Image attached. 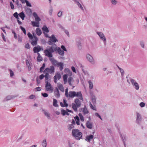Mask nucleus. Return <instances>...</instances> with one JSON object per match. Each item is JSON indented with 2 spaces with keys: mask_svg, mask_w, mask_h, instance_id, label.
<instances>
[{
  "mask_svg": "<svg viewBox=\"0 0 147 147\" xmlns=\"http://www.w3.org/2000/svg\"><path fill=\"white\" fill-rule=\"evenodd\" d=\"M42 88L41 87H38L36 88H35V90H35V91H38L41 90Z\"/></svg>",
  "mask_w": 147,
  "mask_h": 147,
  "instance_id": "58",
  "label": "nucleus"
},
{
  "mask_svg": "<svg viewBox=\"0 0 147 147\" xmlns=\"http://www.w3.org/2000/svg\"><path fill=\"white\" fill-rule=\"evenodd\" d=\"M49 38H50V40L53 42L55 43L58 41L57 39L53 34L50 37H49Z\"/></svg>",
  "mask_w": 147,
  "mask_h": 147,
  "instance_id": "18",
  "label": "nucleus"
},
{
  "mask_svg": "<svg viewBox=\"0 0 147 147\" xmlns=\"http://www.w3.org/2000/svg\"><path fill=\"white\" fill-rule=\"evenodd\" d=\"M90 95L92 102L93 104H96V96L93 93H90Z\"/></svg>",
  "mask_w": 147,
  "mask_h": 147,
  "instance_id": "16",
  "label": "nucleus"
},
{
  "mask_svg": "<svg viewBox=\"0 0 147 147\" xmlns=\"http://www.w3.org/2000/svg\"><path fill=\"white\" fill-rule=\"evenodd\" d=\"M37 54L38 57L37 59L38 61L39 62H40L42 61L43 60V59H42V58L41 57V56L40 55V54L39 53H38Z\"/></svg>",
  "mask_w": 147,
  "mask_h": 147,
  "instance_id": "35",
  "label": "nucleus"
},
{
  "mask_svg": "<svg viewBox=\"0 0 147 147\" xmlns=\"http://www.w3.org/2000/svg\"><path fill=\"white\" fill-rule=\"evenodd\" d=\"M41 94L44 97H45V98L48 97V94L47 93H42Z\"/></svg>",
  "mask_w": 147,
  "mask_h": 147,
  "instance_id": "56",
  "label": "nucleus"
},
{
  "mask_svg": "<svg viewBox=\"0 0 147 147\" xmlns=\"http://www.w3.org/2000/svg\"><path fill=\"white\" fill-rule=\"evenodd\" d=\"M74 145L73 143H71L70 141H68V145L69 147H73Z\"/></svg>",
  "mask_w": 147,
  "mask_h": 147,
  "instance_id": "60",
  "label": "nucleus"
},
{
  "mask_svg": "<svg viewBox=\"0 0 147 147\" xmlns=\"http://www.w3.org/2000/svg\"><path fill=\"white\" fill-rule=\"evenodd\" d=\"M95 115L96 116V117H97L99 118L100 119H101L102 120V118L101 117V116L98 113H96L95 114Z\"/></svg>",
  "mask_w": 147,
  "mask_h": 147,
  "instance_id": "53",
  "label": "nucleus"
},
{
  "mask_svg": "<svg viewBox=\"0 0 147 147\" xmlns=\"http://www.w3.org/2000/svg\"><path fill=\"white\" fill-rule=\"evenodd\" d=\"M14 76V74L13 72L10 69V76L13 78H14L13 76Z\"/></svg>",
  "mask_w": 147,
  "mask_h": 147,
  "instance_id": "41",
  "label": "nucleus"
},
{
  "mask_svg": "<svg viewBox=\"0 0 147 147\" xmlns=\"http://www.w3.org/2000/svg\"><path fill=\"white\" fill-rule=\"evenodd\" d=\"M139 105L141 107H143L145 106V104L144 102H142L140 103Z\"/></svg>",
  "mask_w": 147,
  "mask_h": 147,
  "instance_id": "59",
  "label": "nucleus"
},
{
  "mask_svg": "<svg viewBox=\"0 0 147 147\" xmlns=\"http://www.w3.org/2000/svg\"><path fill=\"white\" fill-rule=\"evenodd\" d=\"M55 96L57 98L60 97V94L58 88L56 87L54 91Z\"/></svg>",
  "mask_w": 147,
  "mask_h": 147,
  "instance_id": "14",
  "label": "nucleus"
},
{
  "mask_svg": "<svg viewBox=\"0 0 147 147\" xmlns=\"http://www.w3.org/2000/svg\"><path fill=\"white\" fill-rule=\"evenodd\" d=\"M90 108L94 110H95V108L93 106L91 102H90Z\"/></svg>",
  "mask_w": 147,
  "mask_h": 147,
  "instance_id": "63",
  "label": "nucleus"
},
{
  "mask_svg": "<svg viewBox=\"0 0 147 147\" xmlns=\"http://www.w3.org/2000/svg\"><path fill=\"white\" fill-rule=\"evenodd\" d=\"M86 57L87 60L92 64H95V61L93 57L90 54H87L86 55Z\"/></svg>",
  "mask_w": 147,
  "mask_h": 147,
  "instance_id": "5",
  "label": "nucleus"
},
{
  "mask_svg": "<svg viewBox=\"0 0 147 147\" xmlns=\"http://www.w3.org/2000/svg\"><path fill=\"white\" fill-rule=\"evenodd\" d=\"M54 72L55 68L54 66L53 65L51 66L49 68L48 67L46 68L43 71V72L44 73L47 72L50 74L53 73Z\"/></svg>",
  "mask_w": 147,
  "mask_h": 147,
  "instance_id": "6",
  "label": "nucleus"
},
{
  "mask_svg": "<svg viewBox=\"0 0 147 147\" xmlns=\"http://www.w3.org/2000/svg\"><path fill=\"white\" fill-rule=\"evenodd\" d=\"M47 43L48 44L50 45H55V44L53 42L51 41L50 40H48V41Z\"/></svg>",
  "mask_w": 147,
  "mask_h": 147,
  "instance_id": "51",
  "label": "nucleus"
},
{
  "mask_svg": "<svg viewBox=\"0 0 147 147\" xmlns=\"http://www.w3.org/2000/svg\"><path fill=\"white\" fill-rule=\"evenodd\" d=\"M63 104L62 102H61L60 103V105L62 107H67L68 106V104L67 103V101L65 100H63Z\"/></svg>",
  "mask_w": 147,
  "mask_h": 147,
  "instance_id": "23",
  "label": "nucleus"
},
{
  "mask_svg": "<svg viewBox=\"0 0 147 147\" xmlns=\"http://www.w3.org/2000/svg\"><path fill=\"white\" fill-rule=\"evenodd\" d=\"M130 81L136 89V90H138L139 88V86L138 84L136 82V81L132 78H130Z\"/></svg>",
  "mask_w": 147,
  "mask_h": 147,
  "instance_id": "8",
  "label": "nucleus"
},
{
  "mask_svg": "<svg viewBox=\"0 0 147 147\" xmlns=\"http://www.w3.org/2000/svg\"><path fill=\"white\" fill-rule=\"evenodd\" d=\"M26 65L28 67V69L29 71H30L31 69V65H32V63H30L29 61L28 60H26Z\"/></svg>",
  "mask_w": 147,
  "mask_h": 147,
  "instance_id": "24",
  "label": "nucleus"
},
{
  "mask_svg": "<svg viewBox=\"0 0 147 147\" xmlns=\"http://www.w3.org/2000/svg\"><path fill=\"white\" fill-rule=\"evenodd\" d=\"M42 111L43 112L44 114L47 117L48 119H50V115L48 113L46 112L45 110L42 109Z\"/></svg>",
  "mask_w": 147,
  "mask_h": 147,
  "instance_id": "30",
  "label": "nucleus"
},
{
  "mask_svg": "<svg viewBox=\"0 0 147 147\" xmlns=\"http://www.w3.org/2000/svg\"><path fill=\"white\" fill-rule=\"evenodd\" d=\"M49 60L54 66L57 67L59 62L55 59L54 58L50 57Z\"/></svg>",
  "mask_w": 147,
  "mask_h": 147,
  "instance_id": "9",
  "label": "nucleus"
},
{
  "mask_svg": "<svg viewBox=\"0 0 147 147\" xmlns=\"http://www.w3.org/2000/svg\"><path fill=\"white\" fill-rule=\"evenodd\" d=\"M88 83L89 84V88L90 89H92L93 88V84L92 83L90 80L88 81Z\"/></svg>",
  "mask_w": 147,
  "mask_h": 147,
  "instance_id": "40",
  "label": "nucleus"
},
{
  "mask_svg": "<svg viewBox=\"0 0 147 147\" xmlns=\"http://www.w3.org/2000/svg\"><path fill=\"white\" fill-rule=\"evenodd\" d=\"M141 121V115L138 113H137V118L136 122L137 123H140Z\"/></svg>",
  "mask_w": 147,
  "mask_h": 147,
  "instance_id": "15",
  "label": "nucleus"
},
{
  "mask_svg": "<svg viewBox=\"0 0 147 147\" xmlns=\"http://www.w3.org/2000/svg\"><path fill=\"white\" fill-rule=\"evenodd\" d=\"M82 10L84 11V9L82 5L79 2L80 1V0H72Z\"/></svg>",
  "mask_w": 147,
  "mask_h": 147,
  "instance_id": "12",
  "label": "nucleus"
},
{
  "mask_svg": "<svg viewBox=\"0 0 147 147\" xmlns=\"http://www.w3.org/2000/svg\"><path fill=\"white\" fill-rule=\"evenodd\" d=\"M18 41L19 42H22V37L19 36L18 38Z\"/></svg>",
  "mask_w": 147,
  "mask_h": 147,
  "instance_id": "64",
  "label": "nucleus"
},
{
  "mask_svg": "<svg viewBox=\"0 0 147 147\" xmlns=\"http://www.w3.org/2000/svg\"><path fill=\"white\" fill-rule=\"evenodd\" d=\"M20 29L22 30V31H23V32L24 33V34L25 35H26V29H25V28L21 26H20Z\"/></svg>",
  "mask_w": 147,
  "mask_h": 147,
  "instance_id": "46",
  "label": "nucleus"
},
{
  "mask_svg": "<svg viewBox=\"0 0 147 147\" xmlns=\"http://www.w3.org/2000/svg\"><path fill=\"white\" fill-rule=\"evenodd\" d=\"M78 98L75 99L74 100V103H72L71 104L72 108L75 112H77L78 108L81 106V101Z\"/></svg>",
  "mask_w": 147,
  "mask_h": 147,
  "instance_id": "3",
  "label": "nucleus"
},
{
  "mask_svg": "<svg viewBox=\"0 0 147 147\" xmlns=\"http://www.w3.org/2000/svg\"><path fill=\"white\" fill-rule=\"evenodd\" d=\"M18 16L21 18L22 20H24L25 17V15L23 11L18 14Z\"/></svg>",
  "mask_w": 147,
  "mask_h": 147,
  "instance_id": "32",
  "label": "nucleus"
},
{
  "mask_svg": "<svg viewBox=\"0 0 147 147\" xmlns=\"http://www.w3.org/2000/svg\"><path fill=\"white\" fill-rule=\"evenodd\" d=\"M58 87L59 90L62 92H63L64 91L63 87L61 84H59L58 86Z\"/></svg>",
  "mask_w": 147,
  "mask_h": 147,
  "instance_id": "37",
  "label": "nucleus"
},
{
  "mask_svg": "<svg viewBox=\"0 0 147 147\" xmlns=\"http://www.w3.org/2000/svg\"><path fill=\"white\" fill-rule=\"evenodd\" d=\"M27 35L29 37V38L30 39H32L33 37L32 35L30 32H29L27 34Z\"/></svg>",
  "mask_w": 147,
  "mask_h": 147,
  "instance_id": "45",
  "label": "nucleus"
},
{
  "mask_svg": "<svg viewBox=\"0 0 147 147\" xmlns=\"http://www.w3.org/2000/svg\"><path fill=\"white\" fill-rule=\"evenodd\" d=\"M32 24L34 27L36 26L38 27L39 26V22H32Z\"/></svg>",
  "mask_w": 147,
  "mask_h": 147,
  "instance_id": "34",
  "label": "nucleus"
},
{
  "mask_svg": "<svg viewBox=\"0 0 147 147\" xmlns=\"http://www.w3.org/2000/svg\"><path fill=\"white\" fill-rule=\"evenodd\" d=\"M25 47L27 49H29L30 48V47L29 44L28 43H27L26 44L25 46Z\"/></svg>",
  "mask_w": 147,
  "mask_h": 147,
  "instance_id": "61",
  "label": "nucleus"
},
{
  "mask_svg": "<svg viewBox=\"0 0 147 147\" xmlns=\"http://www.w3.org/2000/svg\"><path fill=\"white\" fill-rule=\"evenodd\" d=\"M58 47H53V46L50 47L48 48L45 50L44 51V53L46 56L49 58L52 57H53L52 53H53L54 51L57 52Z\"/></svg>",
  "mask_w": 147,
  "mask_h": 147,
  "instance_id": "1",
  "label": "nucleus"
},
{
  "mask_svg": "<svg viewBox=\"0 0 147 147\" xmlns=\"http://www.w3.org/2000/svg\"><path fill=\"white\" fill-rule=\"evenodd\" d=\"M13 16L16 18L17 19H20L19 16L17 12H15L13 14Z\"/></svg>",
  "mask_w": 147,
  "mask_h": 147,
  "instance_id": "47",
  "label": "nucleus"
},
{
  "mask_svg": "<svg viewBox=\"0 0 147 147\" xmlns=\"http://www.w3.org/2000/svg\"><path fill=\"white\" fill-rule=\"evenodd\" d=\"M75 91H70L69 92L68 97L72 98L75 97Z\"/></svg>",
  "mask_w": 147,
  "mask_h": 147,
  "instance_id": "22",
  "label": "nucleus"
},
{
  "mask_svg": "<svg viewBox=\"0 0 147 147\" xmlns=\"http://www.w3.org/2000/svg\"><path fill=\"white\" fill-rule=\"evenodd\" d=\"M68 89L67 88L65 91V96L67 98L68 97Z\"/></svg>",
  "mask_w": 147,
  "mask_h": 147,
  "instance_id": "57",
  "label": "nucleus"
},
{
  "mask_svg": "<svg viewBox=\"0 0 147 147\" xmlns=\"http://www.w3.org/2000/svg\"><path fill=\"white\" fill-rule=\"evenodd\" d=\"M92 123L90 122L89 121H87L86 123V125L87 128L89 129H92Z\"/></svg>",
  "mask_w": 147,
  "mask_h": 147,
  "instance_id": "21",
  "label": "nucleus"
},
{
  "mask_svg": "<svg viewBox=\"0 0 147 147\" xmlns=\"http://www.w3.org/2000/svg\"><path fill=\"white\" fill-rule=\"evenodd\" d=\"M42 30L43 32H45L48 33L49 32V30L46 26H44L42 28Z\"/></svg>",
  "mask_w": 147,
  "mask_h": 147,
  "instance_id": "27",
  "label": "nucleus"
},
{
  "mask_svg": "<svg viewBox=\"0 0 147 147\" xmlns=\"http://www.w3.org/2000/svg\"><path fill=\"white\" fill-rule=\"evenodd\" d=\"M120 136L123 142L124 145L125 147V141L126 139V136L125 135H123V136L122 135L121 133H119Z\"/></svg>",
  "mask_w": 147,
  "mask_h": 147,
  "instance_id": "20",
  "label": "nucleus"
},
{
  "mask_svg": "<svg viewBox=\"0 0 147 147\" xmlns=\"http://www.w3.org/2000/svg\"><path fill=\"white\" fill-rule=\"evenodd\" d=\"M96 33L99 36L100 39L103 41L104 44L105 45L106 42V37L103 33L100 32H97Z\"/></svg>",
  "mask_w": 147,
  "mask_h": 147,
  "instance_id": "7",
  "label": "nucleus"
},
{
  "mask_svg": "<svg viewBox=\"0 0 147 147\" xmlns=\"http://www.w3.org/2000/svg\"><path fill=\"white\" fill-rule=\"evenodd\" d=\"M120 71L122 77H123L124 75V72L123 70L122 69H120Z\"/></svg>",
  "mask_w": 147,
  "mask_h": 147,
  "instance_id": "54",
  "label": "nucleus"
},
{
  "mask_svg": "<svg viewBox=\"0 0 147 147\" xmlns=\"http://www.w3.org/2000/svg\"><path fill=\"white\" fill-rule=\"evenodd\" d=\"M75 96L77 97L78 99L82 101L83 100L82 95L81 91L78 92H75Z\"/></svg>",
  "mask_w": 147,
  "mask_h": 147,
  "instance_id": "10",
  "label": "nucleus"
},
{
  "mask_svg": "<svg viewBox=\"0 0 147 147\" xmlns=\"http://www.w3.org/2000/svg\"><path fill=\"white\" fill-rule=\"evenodd\" d=\"M25 3H26V5L27 6L29 7H32L31 4L30 3V2L28 0H27L26 1Z\"/></svg>",
  "mask_w": 147,
  "mask_h": 147,
  "instance_id": "52",
  "label": "nucleus"
},
{
  "mask_svg": "<svg viewBox=\"0 0 147 147\" xmlns=\"http://www.w3.org/2000/svg\"><path fill=\"white\" fill-rule=\"evenodd\" d=\"M79 131V130L77 129H74L72 130V135L77 140H80L82 136V133Z\"/></svg>",
  "mask_w": 147,
  "mask_h": 147,
  "instance_id": "4",
  "label": "nucleus"
},
{
  "mask_svg": "<svg viewBox=\"0 0 147 147\" xmlns=\"http://www.w3.org/2000/svg\"><path fill=\"white\" fill-rule=\"evenodd\" d=\"M57 52H58L59 54L63 56L64 55V51L63 50H62L60 47H58V51Z\"/></svg>",
  "mask_w": 147,
  "mask_h": 147,
  "instance_id": "28",
  "label": "nucleus"
},
{
  "mask_svg": "<svg viewBox=\"0 0 147 147\" xmlns=\"http://www.w3.org/2000/svg\"><path fill=\"white\" fill-rule=\"evenodd\" d=\"M53 106L55 107H58V105L57 104V100L55 99H53Z\"/></svg>",
  "mask_w": 147,
  "mask_h": 147,
  "instance_id": "39",
  "label": "nucleus"
},
{
  "mask_svg": "<svg viewBox=\"0 0 147 147\" xmlns=\"http://www.w3.org/2000/svg\"><path fill=\"white\" fill-rule=\"evenodd\" d=\"M74 126L73 124H71L69 125V128L71 130L72 129L74 128Z\"/></svg>",
  "mask_w": 147,
  "mask_h": 147,
  "instance_id": "62",
  "label": "nucleus"
},
{
  "mask_svg": "<svg viewBox=\"0 0 147 147\" xmlns=\"http://www.w3.org/2000/svg\"><path fill=\"white\" fill-rule=\"evenodd\" d=\"M38 40H32L31 42V44L33 46L36 45L37 44Z\"/></svg>",
  "mask_w": 147,
  "mask_h": 147,
  "instance_id": "38",
  "label": "nucleus"
},
{
  "mask_svg": "<svg viewBox=\"0 0 147 147\" xmlns=\"http://www.w3.org/2000/svg\"><path fill=\"white\" fill-rule=\"evenodd\" d=\"M94 136L92 134L90 135L89 136H87L86 137L85 140L88 142H90V140L93 139Z\"/></svg>",
  "mask_w": 147,
  "mask_h": 147,
  "instance_id": "17",
  "label": "nucleus"
},
{
  "mask_svg": "<svg viewBox=\"0 0 147 147\" xmlns=\"http://www.w3.org/2000/svg\"><path fill=\"white\" fill-rule=\"evenodd\" d=\"M63 80L64 84H66L67 82V74H65L63 76Z\"/></svg>",
  "mask_w": 147,
  "mask_h": 147,
  "instance_id": "36",
  "label": "nucleus"
},
{
  "mask_svg": "<svg viewBox=\"0 0 147 147\" xmlns=\"http://www.w3.org/2000/svg\"><path fill=\"white\" fill-rule=\"evenodd\" d=\"M42 145L43 147H46L47 142L46 139H45L42 141Z\"/></svg>",
  "mask_w": 147,
  "mask_h": 147,
  "instance_id": "43",
  "label": "nucleus"
},
{
  "mask_svg": "<svg viewBox=\"0 0 147 147\" xmlns=\"http://www.w3.org/2000/svg\"><path fill=\"white\" fill-rule=\"evenodd\" d=\"M61 78V76L59 73H58L54 76V82L55 83H56L57 82V80L58 79L59 80Z\"/></svg>",
  "mask_w": 147,
  "mask_h": 147,
  "instance_id": "13",
  "label": "nucleus"
},
{
  "mask_svg": "<svg viewBox=\"0 0 147 147\" xmlns=\"http://www.w3.org/2000/svg\"><path fill=\"white\" fill-rule=\"evenodd\" d=\"M48 73L47 72L45 73V75H44V77L45 78V82L46 83L45 85V87L46 88V90L47 91H51L53 92V88L52 87L50 83L48 82V78L49 76Z\"/></svg>",
  "mask_w": 147,
  "mask_h": 147,
  "instance_id": "2",
  "label": "nucleus"
},
{
  "mask_svg": "<svg viewBox=\"0 0 147 147\" xmlns=\"http://www.w3.org/2000/svg\"><path fill=\"white\" fill-rule=\"evenodd\" d=\"M36 32L38 36H40L42 34V31L41 30L38 28H36Z\"/></svg>",
  "mask_w": 147,
  "mask_h": 147,
  "instance_id": "29",
  "label": "nucleus"
},
{
  "mask_svg": "<svg viewBox=\"0 0 147 147\" xmlns=\"http://www.w3.org/2000/svg\"><path fill=\"white\" fill-rule=\"evenodd\" d=\"M45 63H43L42 64V66L40 69V72L41 73L42 72V70L45 69Z\"/></svg>",
  "mask_w": 147,
  "mask_h": 147,
  "instance_id": "42",
  "label": "nucleus"
},
{
  "mask_svg": "<svg viewBox=\"0 0 147 147\" xmlns=\"http://www.w3.org/2000/svg\"><path fill=\"white\" fill-rule=\"evenodd\" d=\"M75 120L76 121V123L78 125H79L80 124L79 123L80 119L79 118L77 115L75 117H74Z\"/></svg>",
  "mask_w": 147,
  "mask_h": 147,
  "instance_id": "33",
  "label": "nucleus"
},
{
  "mask_svg": "<svg viewBox=\"0 0 147 147\" xmlns=\"http://www.w3.org/2000/svg\"><path fill=\"white\" fill-rule=\"evenodd\" d=\"M15 3L17 5V6L18 8H22V5L19 3V1L18 0H16L15 2Z\"/></svg>",
  "mask_w": 147,
  "mask_h": 147,
  "instance_id": "31",
  "label": "nucleus"
},
{
  "mask_svg": "<svg viewBox=\"0 0 147 147\" xmlns=\"http://www.w3.org/2000/svg\"><path fill=\"white\" fill-rule=\"evenodd\" d=\"M41 49L42 48H41L40 47L39 45H38L33 48L34 52V53H38V52L41 51Z\"/></svg>",
  "mask_w": 147,
  "mask_h": 147,
  "instance_id": "11",
  "label": "nucleus"
},
{
  "mask_svg": "<svg viewBox=\"0 0 147 147\" xmlns=\"http://www.w3.org/2000/svg\"><path fill=\"white\" fill-rule=\"evenodd\" d=\"M61 48L63 49L62 50H63V51H67V50L64 46L63 45H61Z\"/></svg>",
  "mask_w": 147,
  "mask_h": 147,
  "instance_id": "55",
  "label": "nucleus"
},
{
  "mask_svg": "<svg viewBox=\"0 0 147 147\" xmlns=\"http://www.w3.org/2000/svg\"><path fill=\"white\" fill-rule=\"evenodd\" d=\"M72 78L71 77H69L68 78V83H69V85L70 86L71 85V81H72Z\"/></svg>",
  "mask_w": 147,
  "mask_h": 147,
  "instance_id": "50",
  "label": "nucleus"
},
{
  "mask_svg": "<svg viewBox=\"0 0 147 147\" xmlns=\"http://www.w3.org/2000/svg\"><path fill=\"white\" fill-rule=\"evenodd\" d=\"M111 2L113 5H115L117 4V1L116 0H111Z\"/></svg>",
  "mask_w": 147,
  "mask_h": 147,
  "instance_id": "49",
  "label": "nucleus"
},
{
  "mask_svg": "<svg viewBox=\"0 0 147 147\" xmlns=\"http://www.w3.org/2000/svg\"><path fill=\"white\" fill-rule=\"evenodd\" d=\"M81 110L83 109L82 111L84 115H86L89 113V111L86 108V105H84V108L83 109L81 108Z\"/></svg>",
  "mask_w": 147,
  "mask_h": 147,
  "instance_id": "26",
  "label": "nucleus"
},
{
  "mask_svg": "<svg viewBox=\"0 0 147 147\" xmlns=\"http://www.w3.org/2000/svg\"><path fill=\"white\" fill-rule=\"evenodd\" d=\"M57 67H59V70L61 71L63 69V63L62 62H59Z\"/></svg>",
  "mask_w": 147,
  "mask_h": 147,
  "instance_id": "25",
  "label": "nucleus"
},
{
  "mask_svg": "<svg viewBox=\"0 0 147 147\" xmlns=\"http://www.w3.org/2000/svg\"><path fill=\"white\" fill-rule=\"evenodd\" d=\"M66 112V111L63 109H61V113L63 116H64L65 115Z\"/></svg>",
  "mask_w": 147,
  "mask_h": 147,
  "instance_id": "48",
  "label": "nucleus"
},
{
  "mask_svg": "<svg viewBox=\"0 0 147 147\" xmlns=\"http://www.w3.org/2000/svg\"><path fill=\"white\" fill-rule=\"evenodd\" d=\"M78 115L80 117V120L82 121H84V118L83 116H82V115L81 113H79L78 114Z\"/></svg>",
  "mask_w": 147,
  "mask_h": 147,
  "instance_id": "44",
  "label": "nucleus"
},
{
  "mask_svg": "<svg viewBox=\"0 0 147 147\" xmlns=\"http://www.w3.org/2000/svg\"><path fill=\"white\" fill-rule=\"evenodd\" d=\"M33 16L35 18V20L36 21L39 22L40 21L41 19L38 16L37 14L35 12H34L33 13Z\"/></svg>",
  "mask_w": 147,
  "mask_h": 147,
  "instance_id": "19",
  "label": "nucleus"
}]
</instances>
